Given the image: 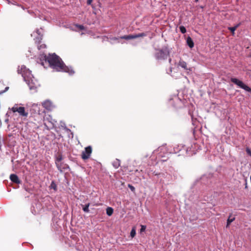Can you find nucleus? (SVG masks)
I'll return each instance as SVG.
<instances>
[{"instance_id": "nucleus-6", "label": "nucleus", "mask_w": 251, "mask_h": 251, "mask_svg": "<svg viewBox=\"0 0 251 251\" xmlns=\"http://www.w3.org/2000/svg\"><path fill=\"white\" fill-rule=\"evenodd\" d=\"M92 153V148L90 146H88L85 148V150L82 152L81 158L83 160L88 159Z\"/></svg>"}, {"instance_id": "nucleus-24", "label": "nucleus", "mask_w": 251, "mask_h": 251, "mask_svg": "<svg viewBox=\"0 0 251 251\" xmlns=\"http://www.w3.org/2000/svg\"><path fill=\"white\" fill-rule=\"evenodd\" d=\"M46 48V45L45 44L41 45L40 46L38 47V48L39 50H40L42 48Z\"/></svg>"}, {"instance_id": "nucleus-5", "label": "nucleus", "mask_w": 251, "mask_h": 251, "mask_svg": "<svg viewBox=\"0 0 251 251\" xmlns=\"http://www.w3.org/2000/svg\"><path fill=\"white\" fill-rule=\"evenodd\" d=\"M231 81L234 84L238 85L239 87L246 90L247 91L250 92L251 91V89L249 87L246 85L242 81L236 78H231Z\"/></svg>"}, {"instance_id": "nucleus-15", "label": "nucleus", "mask_w": 251, "mask_h": 251, "mask_svg": "<svg viewBox=\"0 0 251 251\" xmlns=\"http://www.w3.org/2000/svg\"><path fill=\"white\" fill-rule=\"evenodd\" d=\"M135 235H136V227L135 226H134L132 227V228L131 230L130 235V237L132 238H133L135 237Z\"/></svg>"}, {"instance_id": "nucleus-8", "label": "nucleus", "mask_w": 251, "mask_h": 251, "mask_svg": "<svg viewBox=\"0 0 251 251\" xmlns=\"http://www.w3.org/2000/svg\"><path fill=\"white\" fill-rule=\"evenodd\" d=\"M42 105L47 110L51 111L54 108L52 103L49 100H46L42 103Z\"/></svg>"}, {"instance_id": "nucleus-3", "label": "nucleus", "mask_w": 251, "mask_h": 251, "mask_svg": "<svg viewBox=\"0 0 251 251\" xmlns=\"http://www.w3.org/2000/svg\"><path fill=\"white\" fill-rule=\"evenodd\" d=\"M169 54V52L167 49L159 50H157L155 56L157 60H164L167 59Z\"/></svg>"}, {"instance_id": "nucleus-1", "label": "nucleus", "mask_w": 251, "mask_h": 251, "mask_svg": "<svg viewBox=\"0 0 251 251\" xmlns=\"http://www.w3.org/2000/svg\"><path fill=\"white\" fill-rule=\"evenodd\" d=\"M48 63L49 65L56 71H62L67 72L70 75L74 74V71L66 66L59 56L55 54H50L45 60V63ZM44 66V62L42 63Z\"/></svg>"}, {"instance_id": "nucleus-22", "label": "nucleus", "mask_w": 251, "mask_h": 251, "mask_svg": "<svg viewBox=\"0 0 251 251\" xmlns=\"http://www.w3.org/2000/svg\"><path fill=\"white\" fill-rule=\"evenodd\" d=\"M128 186L132 191H134L135 188L133 186L130 184H128Z\"/></svg>"}, {"instance_id": "nucleus-28", "label": "nucleus", "mask_w": 251, "mask_h": 251, "mask_svg": "<svg viewBox=\"0 0 251 251\" xmlns=\"http://www.w3.org/2000/svg\"><path fill=\"white\" fill-rule=\"evenodd\" d=\"M38 32H39V29H37V33H38Z\"/></svg>"}, {"instance_id": "nucleus-29", "label": "nucleus", "mask_w": 251, "mask_h": 251, "mask_svg": "<svg viewBox=\"0 0 251 251\" xmlns=\"http://www.w3.org/2000/svg\"><path fill=\"white\" fill-rule=\"evenodd\" d=\"M196 2H198V0H195Z\"/></svg>"}, {"instance_id": "nucleus-26", "label": "nucleus", "mask_w": 251, "mask_h": 251, "mask_svg": "<svg viewBox=\"0 0 251 251\" xmlns=\"http://www.w3.org/2000/svg\"><path fill=\"white\" fill-rule=\"evenodd\" d=\"M164 149H165V147H160V148H158V151L162 150H163Z\"/></svg>"}, {"instance_id": "nucleus-19", "label": "nucleus", "mask_w": 251, "mask_h": 251, "mask_svg": "<svg viewBox=\"0 0 251 251\" xmlns=\"http://www.w3.org/2000/svg\"><path fill=\"white\" fill-rule=\"evenodd\" d=\"M141 228L140 231V233H141L143 232H144L145 231L146 229V226L141 225Z\"/></svg>"}, {"instance_id": "nucleus-11", "label": "nucleus", "mask_w": 251, "mask_h": 251, "mask_svg": "<svg viewBox=\"0 0 251 251\" xmlns=\"http://www.w3.org/2000/svg\"><path fill=\"white\" fill-rule=\"evenodd\" d=\"M187 44L188 46L190 48H192L194 46V42L190 37H188L187 38Z\"/></svg>"}, {"instance_id": "nucleus-16", "label": "nucleus", "mask_w": 251, "mask_h": 251, "mask_svg": "<svg viewBox=\"0 0 251 251\" xmlns=\"http://www.w3.org/2000/svg\"><path fill=\"white\" fill-rule=\"evenodd\" d=\"M83 206V210L85 212H89V207L90 206V203H88V204H86L85 205Z\"/></svg>"}, {"instance_id": "nucleus-12", "label": "nucleus", "mask_w": 251, "mask_h": 251, "mask_svg": "<svg viewBox=\"0 0 251 251\" xmlns=\"http://www.w3.org/2000/svg\"><path fill=\"white\" fill-rule=\"evenodd\" d=\"M240 24H237L235 26L233 27H228V29L232 32V35H234L235 34V31L236 29L239 27Z\"/></svg>"}, {"instance_id": "nucleus-9", "label": "nucleus", "mask_w": 251, "mask_h": 251, "mask_svg": "<svg viewBox=\"0 0 251 251\" xmlns=\"http://www.w3.org/2000/svg\"><path fill=\"white\" fill-rule=\"evenodd\" d=\"M10 179L12 182L15 183L19 184L20 183V180L16 175L11 174L10 176Z\"/></svg>"}, {"instance_id": "nucleus-4", "label": "nucleus", "mask_w": 251, "mask_h": 251, "mask_svg": "<svg viewBox=\"0 0 251 251\" xmlns=\"http://www.w3.org/2000/svg\"><path fill=\"white\" fill-rule=\"evenodd\" d=\"M11 110L14 113L17 112L20 116L23 117H27L28 115V113L25 112V107H19L18 104H15Z\"/></svg>"}, {"instance_id": "nucleus-27", "label": "nucleus", "mask_w": 251, "mask_h": 251, "mask_svg": "<svg viewBox=\"0 0 251 251\" xmlns=\"http://www.w3.org/2000/svg\"><path fill=\"white\" fill-rule=\"evenodd\" d=\"M44 125H45L46 126H48L47 124V123H46V120H44Z\"/></svg>"}, {"instance_id": "nucleus-23", "label": "nucleus", "mask_w": 251, "mask_h": 251, "mask_svg": "<svg viewBox=\"0 0 251 251\" xmlns=\"http://www.w3.org/2000/svg\"><path fill=\"white\" fill-rule=\"evenodd\" d=\"M247 153L251 156V150L249 148L246 149Z\"/></svg>"}, {"instance_id": "nucleus-25", "label": "nucleus", "mask_w": 251, "mask_h": 251, "mask_svg": "<svg viewBox=\"0 0 251 251\" xmlns=\"http://www.w3.org/2000/svg\"><path fill=\"white\" fill-rule=\"evenodd\" d=\"M92 2V0H87V3L88 5H90Z\"/></svg>"}, {"instance_id": "nucleus-2", "label": "nucleus", "mask_w": 251, "mask_h": 251, "mask_svg": "<svg viewBox=\"0 0 251 251\" xmlns=\"http://www.w3.org/2000/svg\"><path fill=\"white\" fill-rule=\"evenodd\" d=\"M17 72L21 74L25 81L26 82L30 89H35L39 86L38 81L34 78L31 71L27 69L25 65L19 66Z\"/></svg>"}, {"instance_id": "nucleus-30", "label": "nucleus", "mask_w": 251, "mask_h": 251, "mask_svg": "<svg viewBox=\"0 0 251 251\" xmlns=\"http://www.w3.org/2000/svg\"><path fill=\"white\" fill-rule=\"evenodd\" d=\"M5 89L6 90H7L8 89V87H6Z\"/></svg>"}, {"instance_id": "nucleus-21", "label": "nucleus", "mask_w": 251, "mask_h": 251, "mask_svg": "<svg viewBox=\"0 0 251 251\" xmlns=\"http://www.w3.org/2000/svg\"><path fill=\"white\" fill-rule=\"evenodd\" d=\"M62 155H59L57 157H56V161L57 162H60L62 160Z\"/></svg>"}, {"instance_id": "nucleus-14", "label": "nucleus", "mask_w": 251, "mask_h": 251, "mask_svg": "<svg viewBox=\"0 0 251 251\" xmlns=\"http://www.w3.org/2000/svg\"><path fill=\"white\" fill-rule=\"evenodd\" d=\"M113 213V209L112 207H108L106 208V214L108 216H111Z\"/></svg>"}, {"instance_id": "nucleus-13", "label": "nucleus", "mask_w": 251, "mask_h": 251, "mask_svg": "<svg viewBox=\"0 0 251 251\" xmlns=\"http://www.w3.org/2000/svg\"><path fill=\"white\" fill-rule=\"evenodd\" d=\"M231 215H229L228 218L227 220L226 227H228L230 224L235 220V218H231Z\"/></svg>"}, {"instance_id": "nucleus-7", "label": "nucleus", "mask_w": 251, "mask_h": 251, "mask_svg": "<svg viewBox=\"0 0 251 251\" xmlns=\"http://www.w3.org/2000/svg\"><path fill=\"white\" fill-rule=\"evenodd\" d=\"M146 34L144 33L136 34L134 35H125L123 36H122L121 37V39H126V40H130V39H135L139 37H142L145 36Z\"/></svg>"}, {"instance_id": "nucleus-20", "label": "nucleus", "mask_w": 251, "mask_h": 251, "mask_svg": "<svg viewBox=\"0 0 251 251\" xmlns=\"http://www.w3.org/2000/svg\"><path fill=\"white\" fill-rule=\"evenodd\" d=\"M76 26L80 30H84L85 29L84 26L82 25H76Z\"/></svg>"}, {"instance_id": "nucleus-18", "label": "nucleus", "mask_w": 251, "mask_h": 251, "mask_svg": "<svg viewBox=\"0 0 251 251\" xmlns=\"http://www.w3.org/2000/svg\"><path fill=\"white\" fill-rule=\"evenodd\" d=\"M179 30L182 33H185L186 32V28L184 26H180L179 27Z\"/></svg>"}, {"instance_id": "nucleus-10", "label": "nucleus", "mask_w": 251, "mask_h": 251, "mask_svg": "<svg viewBox=\"0 0 251 251\" xmlns=\"http://www.w3.org/2000/svg\"><path fill=\"white\" fill-rule=\"evenodd\" d=\"M178 66L183 68L184 70H187V64L186 62L183 60H180L178 62Z\"/></svg>"}, {"instance_id": "nucleus-17", "label": "nucleus", "mask_w": 251, "mask_h": 251, "mask_svg": "<svg viewBox=\"0 0 251 251\" xmlns=\"http://www.w3.org/2000/svg\"><path fill=\"white\" fill-rule=\"evenodd\" d=\"M113 165L115 168H118L120 166V161L117 159L113 162Z\"/></svg>"}]
</instances>
